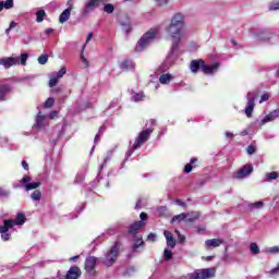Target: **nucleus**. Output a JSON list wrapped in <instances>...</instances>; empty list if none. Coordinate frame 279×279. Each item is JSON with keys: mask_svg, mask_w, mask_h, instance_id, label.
I'll use <instances>...</instances> for the list:
<instances>
[{"mask_svg": "<svg viewBox=\"0 0 279 279\" xmlns=\"http://www.w3.org/2000/svg\"><path fill=\"white\" fill-rule=\"evenodd\" d=\"M182 29H184V15L182 13H175L171 19L170 24L166 27V32L172 40L170 56H174L175 51L180 49V43H182Z\"/></svg>", "mask_w": 279, "mask_h": 279, "instance_id": "f257e3e1", "label": "nucleus"}, {"mask_svg": "<svg viewBox=\"0 0 279 279\" xmlns=\"http://www.w3.org/2000/svg\"><path fill=\"white\" fill-rule=\"evenodd\" d=\"M219 63L207 65L203 59H198L191 61L190 70L192 71V73H197L199 69H202L205 75H213V73H217V71H219Z\"/></svg>", "mask_w": 279, "mask_h": 279, "instance_id": "f03ea898", "label": "nucleus"}, {"mask_svg": "<svg viewBox=\"0 0 279 279\" xmlns=\"http://www.w3.org/2000/svg\"><path fill=\"white\" fill-rule=\"evenodd\" d=\"M156 34H158V31L156 29H150L146 34H144L142 38L137 41L135 51H143L151 43V40L156 38Z\"/></svg>", "mask_w": 279, "mask_h": 279, "instance_id": "7ed1b4c3", "label": "nucleus"}, {"mask_svg": "<svg viewBox=\"0 0 279 279\" xmlns=\"http://www.w3.org/2000/svg\"><path fill=\"white\" fill-rule=\"evenodd\" d=\"M216 274H217L216 268H204V269H198L192 272L189 276V279H210V278H215Z\"/></svg>", "mask_w": 279, "mask_h": 279, "instance_id": "20e7f679", "label": "nucleus"}, {"mask_svg": "<svg viewBox=\"0 0 279 279\" xmlns=\"http://www.w3.org/2000/svg\"><path fill=\"white\" fill-rule=\"evenodd\" d=\"M119 242H116L108 251L105 257L106 267H112L113 263H117V258L119 256Z\"/></svg>", "mask_w": 279, "mask_h": 279, "instance_id": "39448f33", "label": "nucleus"}, {"mask_svg": "<svg viewBox=\"0 0 279 279\" xmlns=\"http://www.w3.org/2000/svg\"><path fill=\"white\" fill-rule=\"evenodd\" d=\"M258 97V92H250L246 95L247 106L244 109V112L248 119H251L254 108L256 107V98Z\"/></svg>", "mask_w": 279, "mask_h": 279, "instance_id": "423d86ee", "label": "nucleus"}, {"mask_svg": "<svg viewBox=\"0 0 279 279\" xmlns=\"http://www.w3.org/2000/svg\"><path fill=\"white\" fill-rule=\"evenodd\" d=\"M274 36V32L268 28L260 29L254 34V38L257 43H269Z\"/></svg>", "mask_w": 279, "mask_h": 279, "instance_id": "0eeeda50", "label": "nucleus"}, {"mask_svg": "<svg viewBox=\"0 0 279 279\" xmlns=\"http://www.w3.org/2000/svg\"><path fill=\"white\" fill-rule=\"evenodd\" d=\"M102 1L104 0H87L84 8L81 10L82 16H87L90 12H95V10L101 5Z\"/></svg>", "mask_w": 279, "mask_h": 279, "instance_id": "6e6552de", "label": "nucleus"}, {"mask_svg": "<svg viewBox=\"0 0 279 279\" xmlns=\"http://www.w3.org/2000/svg\"><path fill=\"white\" fill-rule=\"evenodd\" d=\"M29 182H32V177L25 175L22 178V180H20V184L14 185L13 189H21V184H26L25 191H34L38 189V186H40L41 184L40 181L33 182V183H29Z\"/></svg>", "mask_w": 279, "mask_h": 279, "instance_id": "1a4fd4ad", "label": "nucleus"}, {"mask_svg": "<svg viewBox=\"0 0 279 279\" xmlns=\"http://www.w3.org/2000/svg\"><path fill=\"white\" fill-rule=\"evenodd\" d=\"M153 132H154V129H151V128L142 131L140 133L138 137L134 142V148L138 149L141 147V145H143L144 143H147V141L149 140V136H151Z\"/></svg>", "mask_w": 279, "mask_h": 279, "instance_id": "9d476101", "label": "nucleus"}, {"mask_svg": "<svg viewBox=\"0 0 279 279\" xmlns=\"http://www.w3.org/2000/svg\"><path fill=\"white\" fill-rule=\"evenodd\" d=\"M253 171H254L253 166L245 165L234 174V178H236V180H243V178H247V175H252Z\"/></svg>", "mask_w": 279, "mask_h": 279, "instance_id": "9b49d317", "label": "nucleus"}, {"mask_svg": "<svg viewBox=\"0 0 279 279\" xmlns=\"http://www.w3.org/2000/svg\"><path fill=\"white\" fill-rule=\"evenodd\" d=\"M95 267H97V257H87L85 259V270L87 271V274H93L95 271Z\"/></svg>", "mask_w": 279, "mask_h": 279, "instance_id": "f8f14e48", "label": "nucleus"}, {"mask_svg": "<svg viewBox=\"0 0 279 279\" xmlns=\"http://www.w3.org/2000/svg\"><path fill=\"white\" fill-rule=\"evenodd\" d=\"M0 64L4 66V69H10L11 66H16L19 64V58L9 57V58H1Z\"/></svg>", "mask_w": 279, "mask_h": 279, "instance_id": "ddd939ff", "label": "nucleus"}, {"mask_svg": "<svg viewBox=\"0 0 279 279\" xmlns=\"http://www.w3.org/2000/svg\"><path fill=\"white\" fill-rule=\"evenodd\" d=\"M82 276V270L77 266H72L66 275L63 277L65 279H78Z\"/></svg>", "mask_w": 279, "mask_h": 279, "instance_id": "4468645a", "label": "nucleus"}, {"mask_svg": "<svg viewBox=\"0 0 279 279\" xmlns=\"http://www.w3.org/2000/svg\"><path fill=\"white\" fill-rule=\"evenodd\" d=\"M225 241L222 239H210L205 241V247L210 250V247H219L223 245Z\"/></svg>", "mask_w": 279, "mask_h": 279, "instance_id": "2eb2a0df", "label": "nucleus"}, {"mask_svg": "<svg viewBox=\"0 0 279 279\" xmlns=\"http://www.w3.org/2000/svg\"><path fill=\"white\" fill-rule=\"evenodd\" d=\"M279 117V110L276 109L274 111H271L270 113H268L262 121H260V125H265V123H269L270 121H276V119H278Z\"/></svg>", "mask_w": 279, "mask_h": 279, "instance_id": "dca6fc26", "label": "nucleus"}, {"mask_svg": "<svg viewBox=\"0 0 279 279\" xmlns=\"http://www.w3.org/2000/svg\"><path fill=\"white\" fill-rule=\"evenodd\" d=\"M145 226L143 221H136L129 227V234H137L138 230Z\"/></svg>", "mask_w": 279, "mask_h": 279, "instance_id": "f3484780", "label": "nucleus"}, {"mask_svg": "<svg viewBox=\"0 0 279 279\" xmlns=\"http://www.w3.org/2000/svg\"><path fill=\"white\" fill-rule=\"evenodd\" d=\"M11 228H14V219L4 220L3 226H0V234L8 232Z\"/></svg>", "mask_w": 279, "mask_h": 279, "instance_id": "a211bd4d", "label": "nucleus"}, {"mask_svg": "<svg viewBox=\"0 0 279 279\" xmlns=\"http://www.w3.org/2000/svg\"><path fill=\"white\" fill-rule=\"evenodd\" d=\"M10 90H12L10 85H0V101H5V97Z\"/></svg>", "mask_w": 279, "mask_h": 279, "instance_id": "6ab92c4d", "label": "nucleus"}, {"mask_svg": "<svg viewBox=\"0 0 279 279\" xmlns=\"http://www.w3.org/2000/svg\"><path fill=\"white\" fill-rule=\"evenodd\" d=\"M71 8L65 9L59 16V23H66L71 19Z\"/></svg>", "mask_w": 279, "mask_h": 279, "instance_id": "aec40b11", "label": "nucleus"}, {"mask_svg": "<svg viewBox=\"0 0 279 279\" xmlns=\"http://www.w3.org/2000/svg\"><path fill=\"white\" fill-rule=\"evenodd\" d=\"M163 235L167 240V245L169 247H175V239H173V234H171V232H169V231H165Z\"/></svg>", "mask_w": 279, "mask_h": 279, "instance_id": "412c9836", "label": "nucleus"}, {"mask_svg": "<svg viewBox=\"0 0 279 279\" xmlns=\"http://www.w3.org/2000/svg\"><path fill=\"white\" fill-rule=\"evenodd\" d=\"M185 215H186L185 221H187L189 223H193V221H197V219H199V213L197 211H191Z\"/></svg>", "mask_w": 279, "mask_h": 279, "instance_id": "4be33fe9", "label": "nucleus"}, {"mask_svg": "<svg viewBox=\"0 0 279 279\" xmlns=\"http://www.w3.org/2000/svg\"><path fill=\"white\" fill-rule=\"evenodd\" d=\"M4 10H12L14 8V0H7V1H1L0 2V12H3Z\"/></svg>", "mask_w": 279, "mask_h": 279, "instance_id": "5701e85b", "label": "nucleus"}, {"mask_svg": "<svg viewBox=\"0 0 279 279\" xmlns=\"http://www.w3.org/2000/svg\"><path fill=\"white\" fill-rule=\"evenodd\" d=\"M120 68L122 69V71H130V70L134 69V62H132L131 60H124L120 64Z\"/></svg>", "mask_w": 279, "mask_h": 279, "instance_id": "b1692460", "label": "nucleus"}, {"mask_svg": "<svg viewBox=\"0 0 279 279\" xmlns=\"http://www.w3.org/2000/svg\"><path fill=\"white\" fill-rule=\"evenodd\" d=\"M25 221H27V218H25V214L19 213L14 220V226H23Z\"/></svg>", "mask_w": 279, "mask_h": 279, "instance_id": "393cba45", "label": "nucleus"}, {"mask_svg": "<svg viewBox=\"0 0 279 279\" xmlns=\"http://www.w3.org/2000/svg\"><path fill=\"white\" fill-rule=\"evenodd\" d=\"M44 125H45V117L41 116L39 112L36 117V124L34 125V128H37L38 130H40V128H43Z\"/></svg>", "mask_w": 279, "mask_h": 279, "instance_id": "a878e982", "label": "nucleus"}, {"mask_svg": "<svg viewBox=\"0 0 279 279\" xmlns=\"http://www.w3.org/2000/svg\"><path fill=\"white\" fill-rule=\"evenodd\" d=\"M274 180H278V172L272 171L270 173H266L264 182H271Z\"/></svg>", "mask_w": 279, "mask_h": 279, "instance_id": "bb28decb", "label": "nucleus"}, {"mask_svg": "<svg viewBox=\"0 0 279 279\" xmlns=\"http://www.w3.org/2000/svg\"><path fill=\"white\" fill-rule=\"evenodd\" d=\"M31 198L33 199V202H40V199L43 198V192H40V190H35L31 194Z\"/></svg>", "mask_w": 279, "mask_h": 279, "instance_id": "cd10ccee", "label": "nucleus"}, {"mask_svg": "<svg viewBox=\"0 0 279 279\" xmlns=\"http://www.w3.org/2000/svg\"><path fill=\"white\" fill-rule=\"evenodd\" d=\"M144 241H143V235H136V240H135V243H134V245H133V252H136V250L138 248V247H141V245H144Z\"/></svg>", "mask_w": 279, "mask_h": 279, "instance_id": "c85d7f7f", "label": "nucleus"}, {"mask_svg": "<svg viewBox=\"0 0 279 279\" xmlns=\"http://www.w3.org/2000/svg\"><path fill=\"white\" fill-rule=\"evenodd\" d=\"M172 80H173V76L171 74H162L159 77L160 84H169V82H171Z\"/></svg>", "mask_w": 279, "mask_h": 279, "instance_id": "c756f323", "label": "nucleus"}, {"mask_svg": "<svg viewBox=\"0 0 279 279\" xmlns=\"http://www.w3.org/2000/svg\"><path fill=\"white\" fill-rule=\"evenodd\" d=\"M45 16H47V12H45V10L37 11L36 12V22L43 23V21H45Z\"/></svg>", "mask_w": 279, "mask_h": 279, "instance_id": "7c9ffc66", "label": "nucleus"}, {"mask_svg": "<svg viewBox=\"0 0 279 279\" xmlns=\"http://www.w3.org/2000/svg\"><path fill=\"white\" fill-rule=\"evenodd\" d=\"M250 251H251V254H253V256L260 254V247H258V244L256 243H251Z\"/></svg>", "mask_w": 279, "mask_h": 279, "instance_id": "2f4dec72", "label": "nucleus"}, {"mask_svg": "<svg viewBox=\"0 0 279 279\" xmlns=\"http://www.w3.org/2000/svg\"><path fill=\"white\" fill-rule=\"evenodd\" d=\"M175 221H186V213H182L180 215L174 216L171 219V223H175Z\"/></svg>", "mask_w": 279, "mask_h": 279, "instance_id": "473e14b6", "label": "nucleus"}, {"mask_svg": "<svg viewBox=\"0 0 279 279\" xmlns=\"http://www.w3.org/2000/svg\"><path fill=\"white\" fill-rule=\"evenodd\" d=\"M195 162H197L196 158L191 159L190 163L185 165L184 172L191 173V171H193V165H195Z\"/></svg>", "mask_w": 279, "mask_h": 279, "instance_id": "72a5a7b5", "label": "nucleus"}, {"mask_svg": "<svg viewBox=\"0 0 279 279\" xmlns=\"http://www.w3.org/2000/svg\"><path fill=\"white\" fill-rule=\"evenodd\" d=\"M263 206H265V203H263V201H259V202L250 204V205H248V208H250L251 210H255V209H258V208H263Z\"/></svg>", "mask_w": 279, "mask_h": 279, "instance_id": "f704fd0d", "label": "nucleus"}, {"mask_svg": "<svg viewBox=\"0 0 279 279\" xmlns=\"http://www.w3.org/2000/svg\"><path fill=\"white\" fill-rule=\"evenodd\" d=\"M86 180V174L84 173H77L74 179V184H82V182Z\"/></svg>", "mask_w": 279, "mask_h": 279, "instance_id": "c9c22d12", "label": "nucleus"}, {"mask_svg": "<svg viewBox=\"0 0 279 279\" xmlns=\"http://www.w3.org/2000/svg\"><path fill=\"white\" fill-rule=\"evenodd\" d=\"M156 8H167L169 0H154Z\"/></svg>", "mask_w": 279, "mask_h": 279, "instance_id": "e433bc0d", "label": "nucleus"}, {"mask_svg": "<svg viewBox=\"0 0 279 279\" xmlns=\"http://www.w3.org/2000/svg\"><path fill=\"white\" fill-rule=\"evenodd\" d=\"M104 12H106V14H112V12H114V4L112 3L105 4Z\"/></svg>", "mask_w": 279, "mask_h": 279, "instance_id": "4c0bfd02", "label": "nucleus"}, {"mask_svg": "<svg viewBox=\"0 0 279 279\" xmlns=\"http://www.w3.org/2000/svg\"><path fill=\"white\" fill-rule=\"evenodd\" d=\"M27 58H29L28 53H22L19 58V64H22V66H25L27 64Z\"/></svg>", "mask_w": 279, "mask_h": 279, "instance_id": "58836bf2", "label": "nucleus"}, {"mask_svg": "<svg viewBox=\"0 0 279 279\" xmlns=\"http://www.w3.org/2000/svg\"><path fill=\"white\" fill-rule=\"evenodd\" d=\"M58 80H60V78L58 76H56L54 74H52L49 80V87L53 88V86H58Z\"/></svg>", "mask_w": 279, "mask_h": 279, "instance_id": "ea45409f", "label": "nucleus"}, {"mask_svg": "<svg viewBox=\"0 0 279 279\" xmlns=\"http://www.w3.org/2000/svg\"><path fill=\"white\" fill-rule=\"evenodd\" d=\"M144 98H145V94L143 93H136L132 96L133 101H143Z\"/></svg>", "mask_w": 279, "mask_h": 279, "instance_id": "a19ab883", "label": "nucleus"}, {"mask_svg": "<svg viewBox=\"0 0 279 279\" xmlns=\"http://www.w3.org/2000/svg\"><path fill=\"white\" fill-rule=\"evenodd\" d=\"M38 63L39 64H47L49 62V56L48 54H41L38 57Z\"/></svg>", "mask_w": 279, "mask_h": 279, "instance_id": "79ce46f5", "label": "nucleus"}, {"mask_svg": "<svg viewBox=\"0 0 279 279\" xmlns=\"http://www.w3.org/2000/svg\"><path fill=\"white\" fill-rule=\"evenodd\" d=\"M163 257L165 260H171L173 258V252L169 251V248H166L163 251Z\"/></svg>", "mask_w": 279, "mask_h": 279, "instance_id": "37998d69", "label": "nucleus"}, {"mask_svg": "<svg viewBox=\"0 0 279 279\" xmlns=\"http://www.w3.org/2000/svg\"><path fill=\"white\" fill-rule=\"evenodd\" d=\"M122 26V31L125 34H130V32H132V25L128 24V23H121Z\"/></svg>", "mask_w": 279, "mask_h": 279, "instance_id": "c03bdc74", "label": "nucleus"}, {"mask_svg": "<svg viewBox=\"0 0 279 279\" xmlns=\"http://www.w3.org/2000/svg\"><path fill=\"white\" fill-rule=\"evenodd\" d=\"M136 149H138V148H135L134 144H133V146L129 147V149H128V151L125 154V160H128V158H131L132 154H134V151H136Z\"/></svg>", "mask_w": 279, "mask_h": 279, "instance_id": "a18cd8bd", "label": "nucleus"}, {"mask_svg": "<svg viewBox=\"0 0 279 279\" xmlns=\"http://www.w3.org/2000/svg\"><path fill=\"white\" fill-rule=\"evenodd\" d=\"M54 75L60 80L61 77H64L66 75V68H61L60 71L54 73Z\"/></svg>", "mask_w": 279, "mask_h": 279, "instance_id": "49530a36", "label": "nucleus"}, {"mask_svg": "<svg viewBox=\"0 0 279 279\" xmlns=\"http://www.w3.org/2000/svg\"><path fill=\"white\" fill-rule=\"evenodd\" d=\"M56 104V99L53 98H48L46 101H45V108H52V106Z\"/></svg>", "mask_w": 279, "mask_h": 279, "instance_id": "de8ad7c7", "label": "nucleus"}, {"mask_svg": "<svg viewBox=\"0 0 279 279\" xmlns=\"http://www.w3.org/2000/svg\"><path fill=\"white\" fill-rule=\"evenodd\" d=\"M0 197H10V191L0 187Z\"/></svg>", "mask_w": 279, "mask_h": 279, "instance_id": "09e8293b", "label": "nucleus"}, {"mask_svg": "<svg viewBox=\"0 0 279 279\" xmlns=\"http://www.w3.org/2000/svg\"><path fill=\"white\" fill-rule=\"evenodd\" d=\"M246 151H247L248 156H252V154L256 153V146H254V145L247 146Z\"/></svg>", "mask_w": 279, "mask_h": 279, "instance_id": "8fccbe9b", "label": "nucleus"}, {"mask_svg": "<svg viewBox=\"0 0 279 279\" xmlns=\"http://www.w3.org/2000/svg\"><path fill=\"white\" fill-rule=\"evenodd\" d=\"M269 254H278L279 253V246H272L268 250Z\"/></svg>", "mask_w": 279, "mask_h": 279, "instance_id": "3c124183", "label": "nucleus"}, {"mask_svg": "<svg viewBox=\"0 0 279 279\" xmlns=\"http://www.w3.org/2000/svg\"><path fill=\"white\" fill-rule=\"evenodd\" d=\"M264 101H269V94L262 95L259 104H263Z\"/></svg>", "mask_w": 279, "mask_h": 279, "instance_id": "603ef678", "label": "nucleus"}, {"mask_svg": "<svg viewBox=\"0 0 279 279\" xmlns=\"http://www.w3.org/2000/svg\"><path fill=\"white\" fill-rule=\"evenodd\" d=\"M16 27V22H11L9 28L5 29V34H10V29H14Z\"/></svg>", "mask_w": 279, "mask_h": 279, "instance_id": "864d4df0", "label": "nucleus"}, {"mask_svg": "<svg viewBox=\"0 0 279 279\" xmlns=\"http://www.w3.org/2000/svg\"><path fill=\"white\" fill-rule=\"evenodd\" d=\"M269 10L271 11L279 10V1L270 4Z\"/></svg>", "mask_w": 279, "mask_h": 279, "instance_id": "5fc2aeb1", "label": "nucleus"}, {"mask_svg": "<svg viewBox=\"0 0 279 279\" xmlns=\"http://www.w3.org/2000/svg\"><path fill=\"white\" fill-rule=\"evenodd\" d=\"M178 241L180 244H183L186 241V236L182 235V233H179Z\"/></svg>", "mask_w": 279, "mask_h": 279, "instance_id": "6e6d98bb", "label": "nucleus"}, {"mask_svg": "<svg viewBox=\"0 0 279 279\" xmlns=\"http://www.w3.org/2000/svg\"><path fill=\"white\" fill-rule=\"evenodd\" d=\"M10 233L5 232V233H1V239L4 240V241H10Z\"/></svg>", "mask_w": 279, "mask_h": 279, "instance_id": "4d7b16f0", "label": "nucleus"}, {"mask_svg": "<svg viewBox=\"0 0 279 279\" xmlns=\"http://www.w3.org/2000/svg\"><path fill=\"white\" fill-rule=\"evenodd\" d=\"M147 240L154 243L156 241V233H149Z\"/></svg>", "mask_w": 279, "mask_h": 279, "instance_id": "13d9d810", "label": "nucleus"}, {"mask_svg": "<svg viewBox=\"0 0 279 279\" xmlns=\"http://www.w3.org/2000/svg\"><path fill=\"white\" fill-rule=\"evenodd\" d=\"M22 167L25 171H29V165L27 163V161L23 160L22 161Z\"/></svg>", "mask_w": 279, "mask_h": 279, "instance_id": "bf43d9fd", "label": "nucleus"}, {"mask_svg": "<svg viewBox=\"0 0 279 279\" xmlns=\"http://www.w3.org/2000/svg\"><path fill=\"white\" fill-rule=\"evenodd\" d=\"M147 214L146 213H141V215H140V219L142 220V221H147Z\"/></svg>", "mask_w": 279, "mask_h": 279, "instance_id": "052dcab7", "label": "nucleus"}, {"mask_svg": "<svg viewBox=\"0 0 279 279\" xmlns=\"http://www.w3.org/2000/svg\"><path fill=\"white\" fill-rule=\"evenodd\" d=\"M175 204H178V206H181L184 208V206H186V203L182 202L181 199H175Z\"/></svg>", "mask_w": 279, "mask_h": 279, "instance_id": "680f3d73", "label": "nucleus"}, {"mask_svg": "<svg viewBox=\"0 0 279 279\" xmlns=\"http://www.w3.org/2000/svg\"><path fill=\"white\" fill-rule=\"evenodd\" d=\"M81 61L83 64H85V66H88V60L83 54H81Z\"/></svg>", "mask_w": 279, "mask_h": 279, "instance_id": "e2e57ef3", "label": "nucleus"}, {"mask_svg": "<svg viewBox=\"0 0 279 279\" xmlns=\"http://www.w3.org/2000/svg\"><path fill=\"white\" fill-rule=\"evenodd\" d=\"M33 76H25V77H22V78H19L17 82H28V80H32Z\"/></svg>", "mask_w": 279, "mask_h": 279, "instance_id": "0e129e2a", "label": "nucleus"}, {"mask_svg": "<svg viewBox=\"0 0 279 279\" xmlns=\"http://www.w3.org/2000/svg\"><path fill=\"white\" fill-rule=\"evenodd\" d=\"M106 132V125H101L98 130V134L102 135Z\"/></svg>", "mask_w": 279, "mask_h": 279, "instance_id": "69168bd1", "label": "nucleus"}, {"mask_svg": "<svg viewBox=\"0 0 279 279\" xmlns=\"http://www.w3.org/2000/svg\"><path fill=\"white\" fill-rule=\"evenodd\" d=\"M100 137H101V135L99 133H97L95 138H94V144L95 145H97V142L99 141Z\"/></svg>", "mask_w": 279, "mask_h": 279, "instance_id": "338daca9", "label": "nucleus"}, {"mask_svg": "<svg viewBox=\"0 0 279 279\" xmlns=\"http://www.w3.org/2000/svg\"><path fill=\"white\" fill-rule=\"evenodd\" d=\"M45 34L49 35V34H53V28H47L45 31Z\"/></svg>", "mask_w": 279, "mask_h": 279, "instance_id": "774afa93", "label": "nucleus"}]
</instances>
